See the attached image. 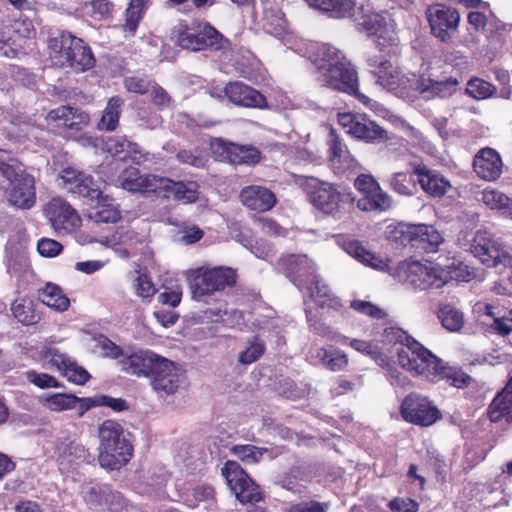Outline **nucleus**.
<instances>
[{
    "instance_id": "1",
    "label": "nucleus",
    "mask_w": 512,
    "mask_h": 512,
    "mask_svg": "<svg viewBox=\"0 0 512 512\" xmlns=\"http://www.w3.org/2000/svg\"><path fill=\"white\" fill-rule=\"evenodd\" d=\"M310 59L322 86L352 95L371 108L377 106V102L359 92L357 71L338 48L326 43L315 44L311 47Z\"/></svg>"
},
{
    "instance_id": "2",
    "label": "nucleus",
    "mask_w": 512,
    "mask_h": 512,
    "mask_svg": "<svg viewBox=\"0 0 512 512\" xmlns=\"http://www.w3.org/2000/svg\"><path fill=\"white\" fill-rule=\"evenodd\" d=\"M119 367L127 374L149 378L153 389L166 395L174 394L183 379L181 368L151 350L128 355L119 361Z\"/></svg>"
},
{
    "instance_id": "3",
    "label": "nucleus",
    "mask_w": 512,
    "mask_h": 512,
    "mask_svg": "<svg viewBox=\"0 0 512 512\" xmlns=\"http://www.w3.org/2000/svg\"><path fill=\"white\" fill-rule=\"evenodd\" d=\"M397 334V340L402 345L397 350L398 364L413 376L437 382L443 361L404 331L399 330Z\"/></svg>"
},
{
    "instance_id": "4",
    "label": "nucleus",
    "mask_w": 512,
    "mask_h": 512,
    "mask_svg": "<svg viewBox=\"0 0 512 512\" xmlns=\"http://www.w3.org/2000/svg\"><path fill=\"white\" fill-rule=\"evenodd\" d=\"M99 456L103 468L117 470L126 465L132 455L133 447L127 439L122 425L114 420H105L98 427Z\"/></svg>"
},
{
    "instance_id": "5",
    "label": "nucleus",
    "mask_w": 512,
    "mask_h": 512,
    "mask_svg": "<svg viewBox=\"0 0 512 512\" xmlns=\"http://www.w3.org/2000/svg\"><path fill=\"white\" fill-rule=\"evenodd\" d=\"M298 184L307 193L311 203L326 214L336 215L343 203L355 201L351 193L341 192L336 185L315 177L301 176Z\"/></svg>"
},
{
    "instance_id": "6",
    "label": "nucleus",
    "mask_w": 512,
    "mask_h": 512,
    "mask_svg": "<svg viewBox=\"0 0 512 512\" xmlns=\"http://www.w3.org/2000/svg\"><path fill=\"white\" fill-rule=\"evenodd\" d=\"M236 271L230 267L218 266L214 268L199 267L189 271V284L192 298L202 300L215 292L223 291L236 284Z\"/></svg>"
},
{
    "instance_id": "7",
    "label": "nucleus",
    "mask_w": 512,
    "mask_h": 512,
    "mask_svg": "<svg viewBox=\"0 0 512 512\" xmlns=\"http://www.w3.org/2000/svg\"><path fill=\"white\" fill-rule=\"evenodd\" d=\"M400 270L404 281L420 290L440 289L452 279L449 271L432 262L414 261L401 265Z\"/></svg>"
},
{
    "instance_id": "8",
    "label": "nucleus",
    "mask_w": 512,
    "mask_h": 512,
    "mask_svg": "<svg viewBox=\"0 0 512 512\" xmlns=\"http://www.w3.org/2000/svg\"><path fill=\"white\" fill-rule=\"evenodd\" d=\"M173 38L178 46L190 51H201L208 48H220L222 35L212 26H189L179 23L172 30Z\"/></svg>"
},
{
    "instance_id": "9",
    "label": "nucleus",
    "mask_w": 512,
    "mask_h": 512,
    "mask_svg": "<svg viewBox=\"0 0 512 512\" xmlns=\"http://www.w3.org/2000/svg\"><path fill=\"white\" fill-rule=\"evenodd\" d=\"M236 499L242 504H253L263 499L259 486L234 461H227L221 470Z\"/></svg>"
},
{
    "instance_id": "10",
    "label": "nucleus",
    "mask_w": 512,
    "mask_h": 512,
    "mask_svg": "<svg viewBox=\"0 0 512 512\" xmlns=\"http://www.w3.org/2000/svg\"><path fill=\"white\" fill-rule=\"evenodd\" d=\"M354 186L363 194L356 201V206L361 211L383 212L391 207L392 200L390 196L382 190L379 183L371 175H359L354 181Z\"/></svg>"
},
{
    "instance_id": "11",
    "label": "nucleus",
    "mask_w": 512,
    "mask_h": 512,
    "mask_svg": "<svg viewBox=\"0 0 512 512\" xmlns=\"http://www.w3.org/2000/svg\"><path fill=\"white\" fill-rule=\"evenodd\" d=\"M426 16L432 35L443 43L450 42L460 22L459 12L451 6L437 3L427 8Z\"/></svg>"
},
{
    "instance_id": "12",
    "label": "nucleus",
    "mask_w": 512,
    "mask_h": 512,
    "mask_svg": "<svg viewBox=\"0 0 512 512\" xmlns=\"http://www.w3.org/2000/svg\"><path fill=\"white\" fill-rule=\"evenodd\" d=\"M338 122L346 132L356 139L368 143L388 140V133L381 126L370 120L363 114L343 113L339 114Z\"/></svg>"
},
{
    "instance_id": "13",
    "label": "nucleus",
    "mask_w": 512,
    "mask_h": 512,
    "mask_svg": "<svg viewBox=\"0 0 512 512\" xmlns=\"http://www.w3.org/2000/svg\"><path fill=\"white\" fill-rule=\"evenodd\" d=\"M401 414L406 421L421 426H430L441 417L437 407L419 394H409L403 400Z\"/></svg>"
},
{
    "instance_id": "14",
    "label": "nucleus",
    "mask_w": 512,
    "mask_h": 512,
    "mask_svg": "<svg viewBox=\"0 0 512 512\" xmlns=\"http://www.w3.org/2000/svg\"><path fill=\"white\" fill-rule=\"evenodd\" d=\"M58 184L68 192L90 200L100 199L102 191L93 177L74 167L64 168L58 176Z\"/></svg>"
},
{
    "instance_id": "15",
    "label": "nucleus",
    "mask_w": 512,
    "mask_h": 512,
    "mask_svg": "<svg viewBox=\"0 0 512 512\" xmlns=\"http://www.w3.org/2000/svg\"><path fill=\"white\" fill-rule=\"evenodd\" d=\"M486 234V232H477L472 246L474 255L487 266L512 268V255L510 251L501 247L489 237H486Z\"/></svg>"
},
{
    "instance_id": "16",
    "label": "nucleus",
    "mask_w": 512,
    "mask_h": 512,
    "mask_svg": "<svg viewBox=\"0 0 512 512\" xmlns=\"http://www.w3.org/2000/svg\"><path fill=\"white\" fill-rule=\"evenodd\" d=\"M44 214L55 231L72 232L81 219L71 205L60 197L52 198L44 207Z\"/></svg>"
},
{
    "instance_id": "17",
    "label": "nucleus",
    "mask_w": 512,
    "mask_h": 512,
    "mask_svg": "<svg viewBox=\"0 0 512 512\" xmlns=\"http://www.w3.org/2000/svg\"><path fill=\"white\" fill-rule=\"evenodd\" d=\"M412 175L421 188L432 197H442L451 188L450 182L438 171L430 168L422 160L415 159L409 163Z\"/></svg>"
},
{
    "instance_id": "18",
    "label": "nucleus",
    "mask_w": 512,
    "mask_h": 512,
    "mask_svg": "<svg viewBox=\"0 0 512 512\" xmlns=\"http://www.w3.org/2000/svg\"><path fill=\"white\" fill-rule=\"evenodd\" d=\"M160 178L161 176L154 174H141L139 169L128 167L118 176V183L129 192L156 193Z\"/></svg>"
},
{
    "instance_id": "19",
    "label": "nucleus",
    "mask_w": 512,
    "mask_h": 512,
    "mask_svg": "<svg viewBox=\"0 0 512 512\" xmlns=\"http://www.w3.org/2000/svg\"><path fill=\"white\" fill-rule=\"evenodd\" d=\"M9 202L20 209H30L36 200L34 178L26 173L7 182Z\"/></svg>"
},
{
    "instance_id": "20",
    "label": "nucleus",
    "mask_w": 512,
    "mask_h": 512,
    "mask_svg": "<svg viewBox=\"0 0 512 512\" xmlns=\"http://www.w3.org/2000/svg\"><path fill=\"white\" fill-rule=\"evenodd\" d=\"M241 203L251 211L266 212L277 202L275 194L267 187L250 185L242 188L239 194Z\"/></svg>"
},
{
    "instance_id": "21",
    "label": "nucleus",
    "mask_w": 512,
    "mask_h": 512,
    "mask_svg": "<svg viewBox=\"0 0 512 512\" xmlns=\"http://www.w3.org/2000/svg\"><path fill=\"white\" fill-rule=\"evenodd\" d=\"M458 85V79L452 76L434 78L432 75H422L417 80L416 89L426 98H447L457 91Z\"/></svg>"
},
{
    "instance_id": "22",
    "label": "nucleus",
    "mask_w": 512,
    "mask_h": 512,
    "mask_svg": "<svg viewBox=\"0 0 512 512\" xmlns=\"http://www.w3.org/2000/svg\"><path fill=\"white\" fill-rule=\"evenodd\" d=\"M222 92L235 105L251 108L266 106V99L260 92L241 82L227 84Z\"/></svg>"
},
{
    "instance_id": "23",
    "label": "nucleus",
    "mask_w": 512,
    "mask_h": 512,
    "mask_svg": "<svg viewBox=\"0 0 512 512\" xmlns=\"http://www.w3.org/2000/svg\"><path fill=\"white\" fill-rule=\"evenodd\" d=\"M198 184L193 181L175 182L169 178L161 177L158 191L164 192V197L182 203H194L199 198Z\"/></svg>"
},
{
    "instance_id": "24",
    "label": "nucleus",
    "mask_w": 512,
    "mask_h": 512,
    "mask_svg": "<svg viewBox=\"0 0 512 512\" xmlns=\"http://www.w3.org/2000/svg\"><path fill=\"white\" fill-rule=\"evenodd\" d=\"M502 159L492 148H484L474 157L473 167L477 175L487 181L496 180L502 173Z\"/></svg>"
},
{
    "instance_id": "25",
    "label": "nucleus",
    "mask_w": 512,
    "mask_h": 512,
    "mask_svg": "<svg viewBox=\"0 0 512 512\" xmlns=\"http://www.w3.org/2000/svg\"><path fill=\"white\" fill-rule=\"evenodd\" d=\"M47 120L56 122L58 127L80 131L88 125L89 115L75 107L60 106L48 113Z\"/></svg>"
},
{
    "instance_id": "26",
    "label": "nucleus",
    "mask_w": 512,
    "mask_h": 512,
    "mask_svg": "<svg viewBox=\"0 0 512 512\" xmlns=\"http://www.w3.org/2000/svg\"><path fill=\"white\" fill-rule=\"evenodd\" d=\"M79 38L67 32H61L49 41V58L54 66L63 68L69 64L70 54Z\"/></svg>"
},
{
    "instance_id": "27",
    "label": "nucleus",
    "mask_w": 512,
    "mask_h": 512,
    "mask_svg": "<svg viewBox=\"0 0 512 512\" xmlns=\"http://www.w3.org/2000/svg\"><path fill=\"white\" fill-rule=\"evenodd\" d=\"M308 5L335 19H353L358 9L356 0H308Z\"/></svg>"
},
{
    "instance_id": "28",
    "label": "nucleus",
    "mask_w": 512,
    "mask_h": 512,
    "mask_svg": "<svg viewBox=\"0 0 512 512\" xmlns=\"http://www.w3.org/2000/svg\"><path fill=\"white\" fill-rule=\"evenodd\" d=\"M488 415L492 422L505 419L506 422L512 423V379L493 399L488 409Z\"/></svg>"
},
{
    "instance_id": "29",
    "label": "nucleus",
    "mask_w": 512,
    "mask_h": 512,
    "mask_svg": "<svg viewBox=\"0 0 512 512\" xmlns=\"http://www.w3.org/2000/svg\"><path fill=\"white\" fill-rule=\"evenodd\" d=\"M330 161L335 169L350 170L357 166L356 159L332 130L329 139Z\"/></svg>"
},
{
    "instance_id": "30",
    "label": "nucleus",
    "mask_w": 512,
    "mask_h": 512,
    "mask_svg": "<svg viewBox=\"0 0 512 512\" xmlns=\"http://www.w3.org/2000/svg\"><path fill=\"white\" fill-rule=\"evenodd\" d=\"M304 287L309 290L310 295L315 298L321 307L327 306L332 309H338L341 306L340 299L332 296L329 286L319 275H313L308 285H304Z\"/></svg>"
},
{
    "instance_id": "31",
    "label": "nucleus",
    "mask_w": 512,
    "mask_h": 512,
    "mask_svg": "<svg viewBox=\"0 0 512 512\" xmlns=\"http://www.w3.org/2000/svg\"><path fill=\"white\" fill-rule=\"evenodd\" d=\"M223 150L226 158L232 164H256L260 160V152L251 145H239L235 143H225Z\"/></svg>"
},
{
    "instance_id": "32",
    "label": "nucleus",
    "mask_w": 512,
    "mask_h": 512,
    "mask_svg": "<svg viewBox=\"0 0 512 512\" xmlns=\"http://www.w3.org/2000/svg\"><path fill=\"white\" fill-rule=\"evenodd\" d=\"M104 150L121 160L131 158L134 161H138L140 159V157L137 156L139 153L138 145L127 140L123 136L109 137L104 142Z\"/></svg>"
},
{
    "instance_id": "33",
    "label": "nucleus",
    "mask_w": 512,
    "mask_h": 512,
    "mask_svg": "<svg viewBox=\"0 0 512 512\" xmlns=\"http://www.w3.org/2000/svg\"><path fill=\"white\" fill-rule=\"evenodd\" d=\"M352 20L370 36L382 37L385 31V17L378 13H365L363 6L358 7Z\"/></svg>"
},
{
    "instance_id": "34",
    "label": "nucleus",
    "mask_w": 512,
    "mask_h": 512,
    "mask_svg": "<svg viewBox=\"0 0 512 512\" xmlns=\"http://www.w3.org/2000/svg\"><path fill=\"white\" fill-rule=\"evenodd\" d=\"M417 236L414 247L427 253H434L443 242L441 234L432 226L425 224H416Z\"/></svg>"
},
{
    "instance_id": "35",
    "label": "nucleus",
    "mask_w": 512,
    "mask_h": 512,
    "mask_svg": "<svg viewBox=\"0 0 512 512\" xmlns=\"http://www.w3.org/2000/svg\"><path fill=\"white\" fill-rule=\"evenodd\" d=\"M437 317L442 326L450 332L460 331L465 323L463 312L451 303H440Z\"/></svg>"
},
{
    "instance_id": "36",
    "label": "nucleus",
    "mask_w": 512,
    "mask_h": 512,
    "mask_svg": "<svg viewBox=\"0 0 512 512\" xmlns=\"http://www.w3.org/2000/svg\"><path fill=\"white\" fill-rule=\"evenodd\" d=\"M315 357L326 369L332 372L345 370L349 363L348 355L339 349L320 347L316 349Z\"/></svg>"
},
{
    "instance_id": "37",
    "label": "nucleus",
    "mask_w": 512,
    "mask_h": 512,
    "mask_svg": "<svg viewBox=\"0 0 512 512\" xmlns=\"http://www.w3.org/2000/svg\"><path fill=\"white\" fill-rule=\"evenodd\" d=\"M23 173L22 163L11 152L0 149V188Z\"/></svg>"
},
{
    "instance_id": "38",
    "label": "nucleus",
    "mask_w": 512,
    "mask_h": 512,
    "mask_svg": "<svg viewBox=\"0 0 512 512\" xmlns=\"http://www.w3.org/2000/svg\"><path fill=\"white\" fill-rule=\"evenodd\" d=\"M97 205L90 211L89 218L96 223H116L120 220L121 214L116 206L110 201L107 195L95 199Z\"/></svg>"
},
{
    "instance_id": "39",
    "label": "nucleus",
    "mask_w": 512,
    "mask_h": 512,
    "mask_svg": "<svg viewBox=\"0 0 512 512\" xmlns=\"http://www.w3.org/2000/svg\"><path fill=\"white\" fill-rule=\"evenodd\" d=\"M368 65L371 68L378 69L377 71H374L377 76L378 83L389 89H395L397 87L399 75L398 72L393 69L389 61L378 59L375 56L368 59Z\"/></svg>"
},
{
    "instance_id": "40",
    "label": "nucleus",
    "mask_w": 512,
    "mask_h": 512,
    "mask_svg": "<svg viewBox=\"0 0 512 512\" xmlns=\"http://www.w3.org/2000/svg\"><path fill=\"white\" fill-rule=\"evenodd\" d=\"M94 65V57L91 49L86 46L82 39L79 38V43H75L73 50L70 54L69 64L66 67H71L77 71H85Z\"/></svg>"
},
{
    "instance_id": "41",
    "label": "nucleus",
    "mask_w": 512,
    "mask_h": 512,
    "mask_svg": "<svg viewBox=\"0 0 512 512\" xmlns=\"http://www.w3.org/2000/svg\"><path fill=\"white\" fill-rule=\"evenodd\" d=\"M123 104L124 100L119 96L109 99L98 124L100 130L113 131L116 129Z\"/></svg>"
},
{
    "instance_id": "42",
    "label": "nucleus",
    "mask_w": 512,
    "mask_h": 512,
    "mask_svg": "<svg viewBox=\"0 0 512 512\" xmlns=\"http://www.w3.org/2000/svg\"><path fill=\"white\" fill-rule=\"evenodd\" d=\"M39 296L45 305L57 311H65L70 305L69 299L62 293L61 288L51 283L46 284V286L40 290Z\"/></svg>"
},
{
    "instance_id": "43",
    "label": "nucleus",
    "mask_w": 512,
    "mask_h": 512,
    "mask_svg": "<svg viewBox=\"0 0 512 512\" xmlns=\"http://www.w3.org/2000/svg\"><path fill=\"white\" fill-rule=\"evenodd\" d=\"M416 224H404L399 223L396 226H389L387 231V237L391 242H394L400 246L411 245L414 247L415 239L417 236Z\"/></svg>"
},
{
    "instance_id": "44",
    "label": "nucleus",
    "mask_w": 512,
    "mask_h": 512,
    "mask_svg": "<svg viewBox=\"0 0 512 512\" xmlns=\"http://www.w3.org/2000/svg\"><path fill=\"white\" fill-rule=\"evenodd\" d=\"M11 311L18 322L23 325H33L40 320V316L34 309L31 299L19 298L12 304Z\"/></svg>"
},
{
    "instance_id": "45",
    "label": "nucleus",
    "mask_w": 512,
    "mask_h": 512,
    "mask_svg": "<svg viewBox=\"0 0 512 512\" xmlns=\"http://www.w3.org/2000/svg\"><path fill=\"white\" fill-rule=\"evenodd\" d=\"M346 250L349 255L366 266L379 270L384 269L386 266L380 257L365 249L359 242L349 243Z\"/></svg>"
},
{
    "instance_id": "46",
    "label": "nucleus",
    "mask_w": 512,
    "mask_h": 512,
    "mask_svg": "<svg viewBox=\"0 0 512 512\" xmlns=\"http://www.w3.org/2000/svg\"><path fill=\"white\" fill-rule=\"evenodd\" d=\"M495 92L496 87L481 78L474 77L467 82L466 93L476 100L490 98Z\"/></svg>"
},
{
    "instance_id": "47",
    "label": "nucleus",
    "mask_w": 512,
    "mask_h": 512,
    "mask_svg": "<svg viewBox=\"0 0 512 512\" xmlns=\"http://www.w3.org/2000/svg\"><path fill=\"white\" fill-rule=\"evenodd\" d=\"M58 455H59V459L62 462H67L70 464V463L76 462L78 460L85 459L86 455H87V451H86L85 447L78 442H75V441H70L68 443L62 442L58 446Z\"/></svg>"
},
{
    "instance_id": "48",
    "label": "nucleus",
    "mask_w": 512,
    "mask_h": 512,
    "mask_svg": "<svg viewBox=\"0 0 512 512\" xmlns=\"http://www.w3.org/2000/svg\"><path fill=\"white\" fill-rule=\"evenodd\" d=\"M147 0H131L125 11L124 30L131 34L136 31Z\"/></svg>"
},
{
    "instance_id": "49",
    "label": "nucleus",
    "mask_w": 512,
    "mask_h": 512,
    "mask_svg": "<svg viewBox=\"0 0 512 512\" xmlns=\"http://www.w3.org/2000/svg\"><path fill=\"white\" fill-rule=\"evenodd\" d=\"M446 380L450 385L457 388L467 386L471 381V377L459 369L446 366L443 362L439 369V375L437 376V382L440 380Z\"/></svg>"
},
{
    "instance_id": "50",
    "label": "nucleus",
    "mask_w": 512,
    "mask_h": 512,
    "mask_svg": "<svg viewBox=\"0 0 512 512\" xmlns=\"http://www.w3.org/2000/svg\"><path fill=\"white\" fill-rule=\"evenodd\" d=\"M306 316L309 323V328L314 333L336 342L343 343L348 340L346 336L341 335L340 333L332 330L331 327L326 326L324 323L318 321L316 316L311 311H306Z\"/></svg>"
},
{
    "instance_id": "51",
    "label": "nucleus",
    "mask_w": 512,
    "mask_h": 512,
    "mask_svg": "<svg viewBox=\"0 0 512 512\" xmlns=\"http://www.w3.org/2000/svg\"><path fill=\"white\" fill-rule=\"evenodd\" d=\"M482 201L491 209L512 210V201L504 193L497 190H484Z\"/></svg>"
},
{
    "instance_id": "52",
    "label": "nucleus",
    "mask_w": 512,
    "mask_h": 512,
    "mask_svg": "<svg viewBox=\"0 0 512 512\" xmlns=\"http://www.w3.org/2000/svg\"><path fill=\"white\" fill-rule=\"evenodd\" d=\"M46 407L55 412H61L77 407V397L72 394H53L45 399Z\"/></svg>"
},
{
    "instance_id": "53",
    "label": "nucleus",
    "mask_w": 512,
    "mask_h": 512,
    "mask_svg": "<svg viewBox=\"0 0 512 512\" xmlns=\"http://www.w3.org/2000/svg\"><path fill=\"white\" fill-rule=\"evenodd\" d=\"M111 491L107 486H93L86 492L85 500L93 509H99L109 500Z\"/></svg>"
},
{
    "instance_id": "54",
    "label": "nucleus",
    "mask_w": 512,
    "mask_h": 512,
    "mask_svg": "<svg viewBox=\"0 0 512 512\" xmlns=\"http://www.w3.org/2000/svg\"><path fill=\"white\" fill-rule=\"evenodd\" d=\"M265 351L264 343L257 337H254L249 346L239 354V362L245 365L258 360Z\"/></svg>"
},
{
    "instance_id": "55",
    "label": "nucleus",
    "mask_w": 512,
    "mask_h": 512,
    "mask_svg": "<svg viewBox=\"0 0 512 512\" xmlns=\"http://www.w3.org/2000/svg\"><path fill=\"white\" fill-rule=\"evenodd\" d=\"M308 264L306 255H288L279 259L278 267L291 280L297 267Z\"/></svg>"
},
{
    "instance_id": "56",
    "label": "nucleus",
    "mask_w": 512,
    "mask_h": 512,
    "mask_svg": "<svg viewBox=\"0 0 512 512\" xmlns=\"http://www.w3.org/2000/svg\"><path fill=\"white\" fill-rule=\"evenodd\" d=\"M153 81L147 76L133 75L125 77L123 80L124 87L127 91L136 94H145L150 90Z\"/></svg>"
},
{
    "instance_id": "57",
    "label": "nucleus",
    "mask_w": 512,
    "mask_h": 512,
    "mask_svg": "<svg viewBox=\"0 0 512 512\" xmlns=\"http://www.w3.org/2000/svg\"><path fill=\"white\" fill-rule=\"evenodd\" d=\"M43 359L46 363L57 368L61 373L66 366L71 365L72 359L65 353H61L56 348H47L43 353Z\"/></svg>"
},
{
    "instance_id": "58",
    "label": "nucleus",
    "mask_w": 512,
    "mask_h": 512,
    "mask_svg": "<svg viewBox=\"0 0 512 512\" xmlns=\"http://www.w3.org/2000/svg\"><path fill=\"white\" fill-rule=\"evenodd\" d=\"M232 451L239 459L249 463H256L266 450L253 445H237L233 447Z\"/></svg>"
},
{
    "instance_id": "59",
    "label": "nucleus",
    "mask_w": 512,
    "mask_h": 512,
    "mask_svg": "<svg viewBox=\"0 0 512 512\" xmlns=\"http://www.w3.org/2000/svg\"><path fill=\"white\" fill-rule=\"evenodd\" d=\"M512 26L502 22L493 14H489L483 34L488 39L499 38L504 35Z\"/></svg>"
},
{
    "instance_id": "60",
    "label": "nucleus",
    "mask_w": 512,
    "mask_h": 512,
    "mask_svg": "<svg viewBox=\"0 0 512 512\" xmlns=\"http://www.w3.org/2000/svg\"><path fill=\"white\" fill-rule=\"evenodd\" d=\"M316 274V267L312 260L308 258V264L305 266H298L291 278V281L299 288L302 289L304 285H308L311 277Z\"/></svg>"
},
{
    "instance_id": "61",
    "label": "nucleus",
    "mask_w": 512,
    "mask_h": 512,
    "mask_svg": "<svg viewBox=\"0 0 512 512\" xmlns=\"http://www.w3.org/2000/svg\"><path fill=\"white\" fill-rule=\"evenodd\" d=\"M95 341L97 345L102 349L103 355L105 357L118 359V361L127 357L123 356L122 349L106 336L98 335L95 337ZM117 364L119 365V362H117Z\"/></svg>"
},
{
    "instance_id": "62",
    "label": "nucleus",
    "mask_w": 512,
    "mask_h": 512,
    "mask_svg": "<svg viewBox=\"0 0 512 512\" xmlns=\"http://www.w3.org/2000/svg\"><path fill=\"white\" fill-rule=\"evenodd\" d=\"M138 276L134 280V289L137 296L148 299L156 293V288L148 275L137 272Z\"/></svg>"
},
{
    "instance_id": "63",
    "label": "nucleus",
    "mask_w": 512,
    "mask_h": 512,
    "mask_svg": "<svg viewBox=\"0 0 512 512\" xmlns=\"http://www.w3.org/2000/svg\"><path fill=\"white\" fill-rule=\"evenodd\" d=\"M26 377L30 383L41 389L59 387L58 381L46 373H38L34 370H31L26 373Z\"/></svg>"
},
{
    "instance_id": "64",
    "label": "nucleus",
    "mask_w": 512,
    "mask_h": 512,
    "mask_svg": "<svg viewBox=\"0 0 512 512\" xmlns=\"http://www.w3.org/2000/svg\"><path fill=\"white\" fill-rule=\"evenodd\" d=\"M62 374L71 382L76 384H84L88 381L90 375L82 367L78 366L73 360L71 365L66 366Z\"/></svg>"
}]
</instances>
